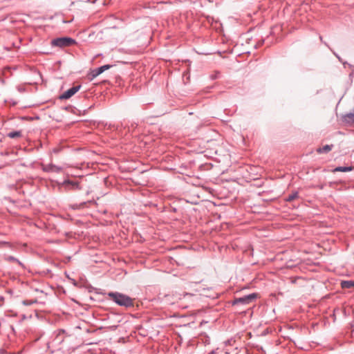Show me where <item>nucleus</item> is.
<instances>
[{
  "label": "nucleus",
  "instance_id": "1",
  "mask_svg": "<svg viewBox=\"0 0 354 354\" xmlns=\"http://www.w3.org/2000/svg\"><path fill=\"white\" fill-rule=\"evenodd\" d=\"M107 296L120 306L125 308L133 306V299L127 295L118 292H109Z\"/></svg>",
  "mask_w": 354,
  "mask_h": 354
},
{
  "label": "nucleus",
  "instance_id": "2",
  "mask_svg": "<svg viewBox=\"0 0 354 354\" xmlns=\"http://www.w3.org/2000/svg\"><path fill=\"white\" fill-rule=\"evenodd\" d=\"M75 44H76L75 40L68 37H58L51 41L52 46L60 48L71 46Z\"/></svg>",
  "mask_w": 354,
  "mask_h": 354
},
{
  "label": "nucleus",
  "instance_id": "3",
  "mask_svg": "<svg viewBox=\"0 0 354 354\" xmlns=\"http://www.w3.org/2000/svg\"><path fill=\"white\" fill-rule=\"evenodd\" d=\"M257 295L256 293H252L247 295H245L241 297L236 298L232 301V305H246L252 303L257 298Z\"/></svg>",
  "mask_w": 354,
  "mask_h": 354
},
{
  "label": "nucleus",
  "instance_id": "4",
  "mask_svg": "<svg viewBox=\"0 0 354 354\" xmlns=\"http://www.w3.org/2000/svg\"><path fill=\"white\" fill-rule=\"evenodd\" d=\"M81 88V85L74 86L65 92H64L61 95H59V98L60 100H67L74 95L77 91H80Z\"/></svg>",
  "mask_w": 354,
  "mask_h": 354
},
{
  "label": "nucleus",
  "instance_id": "5",
  "mask_svg": "<svg viewBox=\"0 0 354 354\" xmlns=\"http://www.w3.org/2000/svg\"><path fill=\"white\" fill-rule=\"evenodd\" d=\"M42 170L48 173H60L62 171V167L55 165L54 164H48L41 165Z\"/></svg>",
  "mask_w": 354,
  "mask_h": 354
},
{
  "label": "nucleus",
  "instance_id": "6",
  "mask_svg": "<svg viewBox=\"0 0 354 354\" xmlns=\"http://www.w3.org/2000/svg\"><path fill=\"white\" fill-rule=\"evenodd\" d=\"M111 67H112V65L105 64V65L101 66L97 68L93 69L91 73V80H93L94 78L97 77L98 75L102 74L105 71L111 68Z\"/></svg>",
  "mask_w": 354,
  "mask_h": 354
},
{
  "label": "nucleus",
  "instance_id": "7",
  "mask_svg": "<svg viewBox=\"0 0 354 354\" xmlns=\"http://www.w3.org/2000/svg\"><path fill=\"white\" fill-rule=\"evenodd\" d=\"M343 121L348 124L354 123V110L343 115Z\"/></svg>",
  "mask_w": 354,
  "mask_h": 354
},
{
  "label": "nucleus",
  "instance_id": "8",
  "mask_svg": "<svg viewBox=\"0 0 354 354\" xmlns=\"http://www.w3.org/2000/svg\"><path fill=\"white\" fill-rule=\"evenodd\" d=\"M341 287L343 289H350L354 287V280H344L341 281Z\"/></svg>",
  "mask_w": 354,
  "mask_h": 354
},
{
  "label": "nucleus",
  "instance_id": "9",
  "mask_svg": "<svg viewBox=\"0 0 354 354\" xmlns=\"http://www.w3.org/2000/svg\"><path fill=\"white\" fill-rule=\"evenodd\" d=\"M333 148V145H326L322 147H319L317 149L319 153H326L329 152Z\"/></svg>",
  "mask_w": 354,
  "mask_h": 354
},
{
  "label": "nucleus",
  "instance_id": "10",
  "mask_svg": "<svg viewBox=\"0 0 354 354\" xmlns=\"http://www.w3.org/2000/svg\"><path fill=\"white\" fill-rule=\"evenodd\" d=\"M353 170V167L351 166H348V167L339 166V167H335L333 171V172H337V171L347 172V171H351Z\"/></svg>",
  "mask_w": 354,
  "mask_h": 354
},
{
  "label": "nucleus",
  "instance_id": "11",
  "mask_svg": "<svg viewBox=\"0 0 354 354\" xmlns=\"http://www.w3.org/2000/svg\"><path fill=\"white\" fill-rule=\"evenodd\" d=\"M5 260L8 262H15L19 265L21 267L24 268V264L17 258L13 256H6L5 257Z\"/></svg>",
  "mask_w": 354,
  "mask_h": 354
},
{
  "label": "nucleus",
  "instance_id": "12",
  "mask_svg": "<svg viewBox=\"0 0 354 354\" xmlns=\"http://www.w3.org/2000/svg\"><path fill=\"white\" fill-rule=\"evenodd\" d=\"M64 184L71 185L72 188L74 189H81L79 183L76 182V181H71L70 180H67L64 182Z\"/></svg>",
  "mask_w": 354,
  "mask_h": 354
},
{
  "label": "nucleus",
  "instance_id": "13",
  "mask_svg": "<svg viewBox=\"0 0 354 354\" xmlns=\"http://www.w3.org/2000/svg\"><path fill=\"white\" fill-rule=\"evenodd\" d=\"M22 135L21 133V131H10L8 133V136L10 138H19V137H21Z\"/></svg>",
  "mask_w": 354,
  "mask_h": 354
},
{
  "label": "nucleus",
  "instance_id": "14",
  "mask_svg": "<svg viewBox=\"0 0 354 354\" xmlns=\"http://www.w3.org/2000/svg\"><path fill=\"white\" fill-rule=\"evenodd\" d=\"M299 197L298 192H294L291 194H290L286 198V201L290 202Z\"/></svg>",
  "mask_w": 354,
  "mask_h": 354
},
{
  "label": "nucleus",
  "instance_id": "15",
  "mask_svg": "<svg viewBox=\"0 0 354 354\" xmlns=\"http://www.w3.org/2000/svg\"><path fill=\"white\" fill-rule=\"evenodd\" d=\"M342 64L344 65V67H345L346 65H347V66H348V67H350V68H353V67H354V66H353V65H352V64H348L347 62H344V61H342Z\"/></svg>",
  "mask_w": 354,
  "mask_h": 354
},
{
  "label": "nucleus",
  "instance_id": "16",
  "mask_svg": "<svg viewBox=\"0 0 354 354\" xmlns=\"http://www.w3.org/2000/svg\"><path fill=\"white\" fill-rule=\"evenodd\" d=\"M218 75H219V73H216V74H214V75H212L210 76V77H211V79H212V80H215V79H216V78H218Z\"/></svg>",
  "mask_w": 354,
  "mask_h": 354
},
{
  "label": "nucleus",
  "instance_id": "17",
  "mask_svg": "<svg viewBox=\"0 0 354 354\" xmlns=\"http://www.w3.org/2000/svg\"><path fill=\"white\" fill-rule=\"evenodd\" d=\"M194 295L193 294H191V293H187V292H184L183 295V297L185 298L186 297H193Z\"/></svg>",
  "mask_w": 354,
  "mask_h": 354
},
{
  "label": "nucleus",
  "instance_id": "18",
  "mask_svg": "<svg viewBox=\"0 0 354 354\" xmlns=\"http://www.w3.org/2000/svg\"><path fill=\"white\" fill-rule=\"evenodd\" d=\"M333 54H334V55H335V56L338 59V60H339V62H342L343 61V60L342 59V58L340 57V56H339L338 54H337L335 52H333Z\"/></svg>",
  "mask_w": 354,
  "mask_h": 354
},
{
  "label": "nucleus",
  "instance_id": "19",
  "mask_svg": "<svg viewBox=\"0 0 354 354\" xmlns=\"http://www.w3.org/2000/svg\"><path fill=\"white\" fill-rule=\"evenodd\" d=\"M0 245H8L10 246V243L7 241H0Z\"/></svg>",
  "mask_w": 354,
  "mask_h": 354
},
{
  "label": "nucleus",
  "instance_id": "20",
  "mask_svg": "<svg viewBox=\"0 0 354 354\" xmlns=\"http://www.w3.org/2000/svg\"><path fill=\"white\" fill-rule=\"evenodd\" d=\"M65 333V330L64 329H59L58 330V335H61V334H63Z\"/></svg>",
  "mask_w": 354,
  "mask_h": 354
},
{
  "label": "nucleus",
  "instance_id": "21",
  "mask_svg": "<svg viewBox=\"0 0 354 354\" xmlns=\"http://www.w3.org/2000/svg\"><path fill=\"white\" fill-rule=\"evenodd\" d=\"M176 297H177V299H182V295H179L176 296Z\"/></svg>",
  "mask_w": 354,
  "mask_h": 354
},
{
  "label": "nucleus",
  "instance_id": "22",
  "mask_svg": "<svg viewBox=\"0 0 354 354\" xmlns=\"http://www.w3.org/2000/svg\"><path fill=\"white\" fill-rule=\"evenodd\" d=\"M263 42H264V40H263V39L261 40V41H260V42H259V45L263 44Z\"/></svg>",
  "mask_w": 354,
  "mask_h": 354
},
{
  "label": "nucleus",
  "instance_id": "23",
  "mask_svg": "<svg viewBox=\"0 0 354 354\" xmlns=\"http://www.w3.org/2000/svg\"><path fill=\"white\" fill-rule=\"evenodd\" d=\"M353 75V72L351 73V74L349 75V76H352Z\"/></svg>",
  "mask_w": 354,
  "mask_h": 354
},
{
  "label": "nucleus",
  "instance_id": "24",
  "mask_svg": "<svg viewBox=\"0 0 354 354\" xmlns=\"http://www.w3.org/2000/svg\"><path fill=\"white\" fill-rule=\"evenodd\" d=\"M319 39H320L321 41H322V36L319 37Z\"/></svg>",
  "mask_w": 354,
  "mask_h": 354
}]
</instances>
